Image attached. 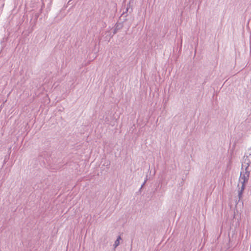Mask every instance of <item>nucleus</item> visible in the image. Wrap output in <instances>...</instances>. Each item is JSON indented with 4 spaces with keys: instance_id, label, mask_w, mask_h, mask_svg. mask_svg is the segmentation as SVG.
<instances>
[{
    "instance_id": "1",
    "label": "nucleus",
    "mask_w": 251,
    "mask_h": 251,
    "mask_svg": "<svg viewBox=\"0 0 251 251\" xmlns=\"http://www.w3.org/2000/svg\"><path fill=\"white\" fill-rule=\"evenodd\" d=\"M250 174V170H242L239 179L238 198L240 200L242 197L245 188L246 183L248 182Z\"/></svg>"
},
{
    "instance_id": "2",
    "label": "nucleus",
    "mask_w": 251,
    "mask_h": 251,
    "mask_svg": "<svg viewBox=\"0 0 251 251\" xmlns=\"http://www.w3.org/2000/svg\"><path fill=\"white\" fill-rule=\"evenodd\" d=\"M251 163V154L244 156V161L242 164V170H250L249 166Z\"/></svg>"
},
{
    "instance_id": "3",
    "label": "nucleus",
    "mask_w": 251,
    "mask_h": 251,
    "mask_svg": "<svg viewBox=\"0 0 251 251\" xmlns=\"http://www.w3.org/2000/svg\"><path fill=\"white\" fill-rule=\"evenodd\" d=\"M121 240V237L120 236H119L117 237V240L115 241V243L113 245L114 248H117L120 245V241Z\"/></svg>"
},
{
    "instance_id": "4",
    "label": "nucleus",
    "mask_w": 251,
    "mask_h": 251,
    "mask_svg": "<svg viewBox=\"0 0 251 251\" xmlns=\"http://www.w3.org/2000/svg\"><path fill=\"white\" fill-rule=\"evenodd\" d=\"M145 182H146V181H145V182H144V183H143V184L142 185V186L145 184Z\"/></svg>"
}]
</instances>
